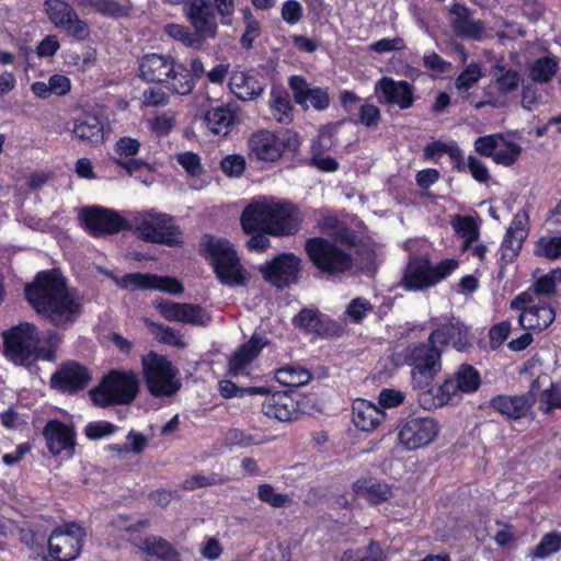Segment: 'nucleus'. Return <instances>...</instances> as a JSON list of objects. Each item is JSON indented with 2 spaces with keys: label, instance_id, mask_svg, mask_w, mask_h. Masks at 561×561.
<instances>
[{
  "label": "nucleus",
  "instance_id": "nucleus-45",
  "mask_svg": "<svg viewBox=\"0 0 561 561\" xmlns=\"http://www.w3.org/2000/svg\"><path fill=\"white\" fill-rule=\"evenodd\" d=\"M218 391L225 399L243 398L245 396H267L271 388L267 386L240 387L230 379L218 382Z\"/></svg>",
  "mask_w": 561,
  "mask_h": 561
},
{
  "label": "nucleus",
  "instance_id": "nucleus-10",
  "mask_svg": "<svg viewBox=\"0 0 561 561\" xmlns=\"http://www.w3.org/2000/svg\"><path fill=\"white\" fill-rule=\"evenodd\" d=\"M141 366L147 390L154 398L169 397L180 390L179 370L165 356L150 351L141 357Z\"/></svg>",
  "mask_w": 561,
  "mask_h": 561
},
{
  "label": "nucleus",
  "instance_id": "nucleus-35",
  "mask_svg": "<svg viewBox=\"0 0 561 561\" xmlns=\"http://www.w3.org/2000/svg\"><path fill=\"white\" fill-rule=\"evenodd\" d=\"M356 496L365 499L370 505L377 506L392 497L391 486L375 478H359L352 485Z\"/></svg>",
  "mask_w": 561,
  "mask_h": 561
},
{
  "label": "nucleus",
  "instance_id": "nucleus-26",
  "mask_svg": "<svg viewBox=\"0 0 561 561\" xmlns=\"http://www.w3.org/2000/svg\"><path fill=\"white\" fill-rule=\"evenodd\" d=\"M489 407L508 421H519L530 416L534 419L531 401L523 394H496L489 401Z\"/></svg>",
  "mask_w": 561,
  "mask_h": 561
},
{
  "label": "nucleus",
  "instance_id": "nucleus-60",
  "mask_svg": "<svg viewBox=\"0 0 561 561\" xmlns=\"http://www.w3.org/2000/svg\"><path fill=\"white\" fill-rule=\"evenodd\" d=\"M348 119L355 124H362L367 128H374L381 121V113L378 106L365 103L359 106L357 118L350 116Z\"/></svg>",
  "mask_w": 561,
  "mask_h": 561
},
{
  "label": "nucleus",
  "instance_id": "nucleus-18",
  "mask_svg": "<svg viewBox=\"0 0 561 561\" xmlns=\"http://www.w3.org/2000/svg\"><path fill=\"white\" fill-rule=\"evenodd\" d=\"M270 215L266 233L272 237L295 236L301 228V213L298 206L288 199L273 197Z\"/></svg>",
  "mask_w": 561,
  "mask_h": 561
},
{
  "label": "nucleus",
  "instance_id": "nucleus-24",
  "mask_svg": "<svg viewBox=\"0 0 561 561\" xmlns=\"http://www.w3.org/2000/svg\"><path fill=\"white\" fill-rule=\"evenodd\" d=\"M122 280L124 286L131 290H160L172 295L181 294L184 290V287L179 279L152 273H128L123 276Z\"/></svg>",
  "mask_w": 561,
  "mask_h": 561
},
{
  "label": "nucleus",
  "instance_id": "nucleus-54",
  "mask_svg": "<svg viewBox=\"0 0 561 561\" xmlns=\"http://www.w3.org/2000/svg\"><path fill=\"white\" fill-rule=\"evenodd\" d=\"M141 149V144L138 139L124 136L116 140L114 145L115 157L112 159L113 163L118 167V162H126L129 158H135Z\"/></svg>",
  "mask_w": 561,
  "mask_h": 561
},
{
  "label": "nucleus",
  "instance_id": "nucleus-27",
  "mask_svg": "<svg viewBox=\"0 0 561 561\" xmlns=\"http://www.w3.org/2000/svg\"><path fill=\"white\" fill-rule=\"evenodd\" d=\"M428 339L443 351L449 344L457 351H465L470 345L468 328L455 319L438 325L430 333Z\"/></svg>",
  "mask_w": 561,
  "mask_h": 561
},
{
  "label": "nucleus",
  "instance_id": "nucleus-22",
  "mask_svg": "<svg viewBox=\"0 0 561 561\" xmlns=\"http://www.w3.org/2000/svg\"><path fill=\"white\" fill-rule=\"evenodd\" d=\"M184 13L193 30L205 43L217 37L218 21L211 0H186Z\"/></svg>",
  "mask_w": 561,
  "mask_h": 561
},
{
  "label": "nucleus",
  "instance_id": "nucleus-40",
  "mask_svg": "<svg viewBox=\"0 0 561 561\" xmlns=\"http://www.w3.org/2000/svg\"><path fill=\"white\" fill-rule=\"evenodd\" d=\"M559 61L554 56L537 58L529 67L528 77L536 83H549L557 75Z\"/></svg>",
  "mask_w": 561,
  "mask_h": 561
},
{
  "label": "nucleus",
  "instance_id": "nucleus-11",
  "mask_svg": "<svg viewBox=\"0 0 561 561\" xmlns=\"http://www.w3.org/2000/svg\"><path fill=\"white\" fill-rule=\"evenodd\" d=\"M135 232L145 242L176 247L183 243L182 230L173 216L154 209L145 211L135 219Z\"/></svg>",
  "mask_w": 561,
  "mask_h": 561
},
{
  "label": "nucleus",
  "instance_id": "nucleus-20",
  "mask_svg": "<svg viewBox=\"0 0 561 561\" xmlns=\"http://www.w3.org/2000/svg\"><path fill=\"white\" fill-rule=\"evenodd\" d=\"M42 434L51 456H62L66 459L73 457L77 446V432L73 424L53 419L46 422Z\"/></svg>",
  "mask_w": 561,
  "mask_h": 561
},
{
  "label": "nucleus",
  "instance_id": "nucleus-28",
  "mask_svg": "<svg viewBox=\"0 0 561 561\" xmlns=\"http://www.w3.org/2000/svg\"><path fill=\"white\" fill-rule=\"evenodd\" d=\"M460 390L456 388V382L448 376L437 388L432 387L420 389L417 402L420 407L426 411H432L451 404L455 400L460 399Z\"/></svg>",
  "mask_w": 561,
  "mask_h": 561
},
{
  "label": "nucleus",
  "instance_id": "nucleus-33",
  "mask_svg": "<svg viewBox=\"0 0 561 561\" xmlns=\"http://www.w3.org/2000/svg\"><path fill=\"white\" fill-rule=\"evenodd\" d=\"M72 133L81 141L95 146L103 142L104 125L96 113L82 112L73 119Z\"/></svg>",
  "mask_w": 561,
  "mask_h": 561
},
{
  "label": "nucleus",
  "instance_id": "nucleus-48",
  "mask_svg": "<svg viewBox=\"0 0 561 561\" xmlns=\"http://www.w3.org/2000/svg\"><path fill=\"white\" fill-rule=\"evenodd\" d=\"M524 240L525 238L512 233V231H506L500 248L499 264L501 270H503L506 265L513 263L517 259L522 250Z\"/></svg>",
  "mask_w": 561,
  "mask_h": 561
},
{
  "label": "nucleus",
  "instance_id": "nucleus-1",
  "mask_svg": "<svg viewBox=\"0 0 561 561\" xmlns=\"http://www.w3.org/2000/svg\"><path fill=\"white\" fill-rule=\"evenodd\" d=\"M24 297L41 319L58 330H69L83 313L82 297L58 267L37 272L25 285Z\"/></svg>",
  "mask_w": 561,
  "mask_h": 561
},
{
  "label": "nucleus",
  "instance_id": "nucleus-38",
  "mask_svg": "<svg viewBox=\"0 0 561 561\" xmlns=\"http://www.w3.org/2000/svg\"><path fill=\"white\" fill-rule=\"evenodd\" d=\"M81 9H91L93 12L112 19L129 16L130 9L117 0H71Z\"/></svg>",
  "mask_w": 561,
  "mask_h": 561
},
{
  "label": "nucleus",
  "instance_id": "nucleus-23",
  "mask_svg": "<svg viewBox=\"0 0 561 561\" xmlns=\"http://www.w3.org/2000/svg\"><path fill=\"white\" fill-rule=\"evenodd\" d=\"M293 325L305 334H316L320 337L337 335L340 325L318 309L302 308L294 318Z\"/></svg>",
  "mask_w": 561,
  "mask_h": 561
},
{
  "label": "nucleus",
  "instance_id": "nucleus-57",
  "mask_svg": "<svg viewBox=\"0 0 561 561\" xmlns=\"http://www.w3.org/2000/svg\"><path fill=\"white\" fill-rule=\"evenodd\" d=\"M483 77L481 65L469 64L456 78L455 85L458 91H468Z\"/></svg>",
  "mask_w": 561,
  "mask_h": 561
},
{
  "label": "nucleus",
  "instance_id": "nucleus-4",
  "mask_svg": "<svg viewBox=\"0 0 561 561\" xmlns=\"http://www.w3.org/2000/svg\"><path fill=\"white\" fill-rule=\"evenodd\" d=\"M139 392V380L133 370L112 369L89 390L93 405L108 408L130 404Z\"/></svg>",
  "mask_w": 561,
  "mask_h": 561
},
{
  "label": "nucleus",
  "instance_id": "nucleus-16",
  "mask_svg": "<svg viewBox=\"0 0 561 561\" xmlns=\"http://www.w3.org/2000/svg\"><path fill=\"white\" fill-rule=\"evenodd\" d=\"M45 9L50 22L77 42L89 38L91 30L87 21L79 18L76 10L65 1L46 0Z\"/></svg>",
  "mask_w": 561,
  "mask_h": 561
},
{
  "label": "nucleus",
  "instance_id": "nucleus-32",
  "mask_svg": "<svg viewBox=\"0 0 561 561\" xmlns=\"http://www.w3.org/2000/svg\"><path fill=\"white\" fill-rule=\"evenodd\" d=\"M450 13L455 15L451 28L458 37L473 41L483 38L484 23L481 20L470 19V10L466 5L455 4Z\"/></svg>",
  "mask_w": 561,
  "mask_h": 561
},
{
  "label": "nucleus",
  "instance_id": "nucleus-50",
  "mask_svg": "<svg viewBox=\"0 0 561 561\" xmlns=\"http://www.w3.org/2000/svg\"><path fill=\"white\" fill-rule=\"evenodd\" d=\"M241 14L244 24V32L241 35L240 45L244 49H251L254 41L261 35L262 26L249 7L241 9Z\"/></svg>",
  "mask_w": 561,
  "mask_h": 561
},
{
  "label": "nucleus",
  "instance_id": "nucleus-34",
  "mask_svg": "<svg viewBox=\"0 0 561 561\" xmlns=\"http://www.w3.org/2000/svg\"><path fill=\"white\" fill-rule=\"evenodd\" d=\"M237 122V110L230 105L210 106L204 114V123L214 135L227 136Z\"/></svg>",
  "mask_w": 561,
  "mask_h": 561
},
{
  "label": "nucleus",
  "instance_id": "nucleus-59",
  "mask_svg": "<svg viewBox=\"0 0 561 561\" xmlns=\"http://www.w3.org/2000/svg\"><path fill=\"white\" fill-rule=\"evenodd\" d=\"M539 402V409L545 414L561 409V388L559 385L551 381L550 386L541 392Z\"/></svg>",
  "mask_w": 561,
  "mask_h": 561
},
{
  "label": "nucleus",
  "instance_id": "nucleus-2",
  "mask_svg": "<svg viewBox=\"0 0 561 561\" xmlns=\"http://www.w3.org/2000/svg\"><path fill=\"white\" fill-rule=\"evenodd\" d=\"M136 75L142 82L163 85L173 94L187 95L192 92L186 66L170 54H142L137 58Z\"/></svg>",
  "mask_w": 561,
  "mask_h": 561
},
{
  "label": "nucleus",
  "instance_id": "nucleus-30",
  "mask_svg": "<svg viewBox=\"0 0 561 561\" xmlns=\"http://www.w3.org/2000/svg\"><path fill=\"white\" fill-rule=\"evenodd\" d=\"M130 542L146 556L159 561H182L180 551L164 537L158 535H149L145 538L131 537Z\"/></svg>",
  "mask_w": 561,
  "mask_h": 561
},
{
  "label": "nucleus",
  "instance_id": "nucleus-19",
  "mask_svg": "<svg viewBox=\"0 0 561 561\" xmlns=\"http://www.w3.org/2000/svg\"><path fill=\"white\" fill-rule=\"evenodd\" d=\"M80 219L93 237L113 234L129 228L128 221L117 211L101 206L83 208Z\"/></svg>",
  "mask_w": 561,
  "mask_h": 561
},
{
  "label": "nucleus",
  "instance_id": "nucleus-44",
  "mask_svg": "<svg viewBox=\"0 0 561 561\" xmlns=\"http://www.w3.org/2000/svg\"><path fill=\"white\" fill-rule=\"evenodd\" d=\"M456 233L462 238L461 251H468L472 243L478 241L480 229L472 216H457L453 221Z\"/></svg>",
  "mask_w": 561,
  "mask_h": 561
},
{
  "label": "nucleus",
  "instance_id": "nucleus-13",
  "mask_svg": "<svg viewBox=\"0 0 561 561\" xmlns=\"http://www.w3.org/2000/svg\"><path fill=\"white\" fill-rule=\"evenodd\" d=\"M85 531L77 522L56 527L48 536V556L51 561H73L82 550Z\"/></svg>",
  "mask_w": 561,
  "mask_h": 561
},
{
  "label": "nucleus",
  "instance_id": "nucleus-49",
  "mask_svg": "<svg viewBox=\"0 0 561 561\" xmlns=\"http://www.w3.org/2000/svg\"><path fill=\"white\" fill-rule=\"evenodd\" d=\"M561 550V533L557 530L545 534L540 541L529 550L534 559H546Z\"/></svg>",
  "mask_w": 561,
  "mask_h": 561
},
{
  "label": "nucleus",
  "instance_id": "nucleus-41",
  "mask_svg": "<svg viewBox=\"0 0 561 561\" xmlns=\"http://www.w3.org/2000/svg\"><path fill=\"white\" fill-rule=\"evenodd\" d=\"M386 558L381 543L378 540L370 539L368 545L363 548H350L343 551L341 561H385Z\"/></svg>",
  "mask_w": 561,
  "mask_h": 561
},
{
  "label": "nucleus",
  "instance_id": "nucleus-8",
  "mask_svg": "<svg viewBox=\"0 0 561 561\" xmlns=\"http://www.w3.org/2000/svg\"><path fill=\"white\" fill-rule=\"evenodd\" d=\"M300 146L298 134L290 130L259 129L248 139V156L251 160L276 162L286 151L296 153Z\"/></svg>",
  "mask_w": 561,
  "mask_h": 561
},
{
  "label": "nucleus",
  "instance_id": "nucleus-37",
  "mask_svg": "<svg viewBox=\"0 0 561 561\" xmlns=\"http://www.w3.org/2000/svg\"><path fill=\"white\" fill-rule=\"evenodd\" d=\"M229 89L239 100L251 101L264 92L265 85L250 72L234 70L229 79Z\"/></svg>",
  "mask_w": 561,
  "mask_h": 561
},
{
  "label": "nucleus",
  "instance_id": "nucleus-21",
  "mask_svg": "<svg viewBox=\"0 0 561 561\" xmlns=\"http://www.w3.org/2000/svg\"><path fill=\"white\" fill-rule=\"evenodd\" d=\"M375 95L381 105L398 106L408 110L415 102V88L405 80L381 77L375 84Z\"/></svg>",
  "mask_w": 561,
  "mask_h": 561
},
{
  "label": "nucleus",
  "instance_id": "nucleus-53",
  "mask_svg": "<svg viewBox=\"0 0 561 561\" xmlns=\"http://www.w3.org/2000/svg\"><path fill=\"white\" fill-rule=\"evenodd\" d=\"M522 151L523 149L519 144L504 138V141H501L492 160L499 165L512 167L519 159Z\"/></svg>",
  "mask_w": 561,
  "mask_h": 561
},
{
  "label": "nucleus",
  "instance_id": "nucleus-14",
  "mask_svg": "<svg viewBox=\"0 0 561 561\" xmlns=\"http://www.w3.org/2000/svg\"><path fill=\"white\" fill-rule=\"evenodd\" d=\"M439 424L432 416L410 415L398 426V442L405 450L428 446L439 433Z\"/></svg>",
  "mask_w": 561,
  "mask_h": 561
},
{
  "label": "nucleus",
  "instance_id": "nucleus-62",
  "mask_svg": "<svg viewBox=\"0 0 561 561\" xmlns=\"http://www.w3.org/2000/svg\"><path fill=\"white\" fill-rule=\"evenodd\" d=\"M373 311V305L363 297H357L351 300L346 307L345 313L353 323H360L368 312Z\"/></svg>",
  "mask_w": 561,
  "mask_h": 561
},
{
  "label": "nucleus",
  "instance_id": "nucleus-29",
  "mask_svg": "<svg viewBox=\"0 0 561 561\" xmlns=\"http://www.w3.org/2000/svg\"><path fill=\"white\" fill-rule=\"evenodd\" d=\"M273 197H263L251 202L244 207L240 217V225L245 234L254 231L266 233V226L270 225V213Z\"/></svg>",
  "mask_w": 561,
  "mask_h": 561
},
{
  "label": "nucleus",
  "instance_id": "nucleus-9",
  "mask_svg": "<svg viewBox=\"0 0 561 561\" xmlns=\"http://www.w3.org/2000/svg\"><path fill=\"white\" fill-rule=\"evenodd\" d=\"M305 252L311 264L321 273L336 276L352 270L353 256L335 240L311 237L305 241Z\"/></svg>",
  "mask_w": 561,
  "mask_h": 561
},
{
  "label": "nucleus",
  "instance_id": "nucleus-63",
  "mask_svg": "<svg viewBox=\"0 0 561 561\" xmlns=\"http://www.w3.org/2000/svg\"><path fill=\"white\" fill-rule=\"evenodd\" d=\"M500 70L503 72L495 79L496 89L503 94L515 91L520 81L519 73L511 68L505 69L504 67H500Z\"/></svg>",
  "mask_w": 561,
  "mask_h": 561
},
{
  "label": "nucleus",
  "instance_id": "nucleus-55",
  "mask_svg": "<svg viewBox=\"0 0 561 561\" xmlns=\"http://www.w3.org/2000/svg\"><path fill=\"white\" fill-rule=\"evenodd\" d=\"M535 254L548 260L561 257V236H542L535 244Z\"/></svg>",
  "mask_w": 561,
  "mask_h": 561
},
{
  "label": "nucleus",
  "instance_id": "nucleus-7",
  "mask_svg": "<svg viewBox=\"0 0 561 561\" xmlns=\"http://www.w3.org/2000/svg\"><path fill=\"white\" fill-rule=\"evenodd\" d=\"M4 354L13 363L25 365L32 358L51 359L54 351L39 346L38 328L31 322L20 323L2 333Z\"/></svg>",
  "mask_w": 561,
  "mask_h": 561
},
{
  "label": "nucleus",
  "instance_id": "nucleus-58",
  "mask_svg": "<svg viewBox=\"0 0 561 561\" xmlns=\"http://www.w3.org/2000/svg\"><path fill=\"white\" fill-rule=\"evenodd\" d=\"M501 141H504V136L501 133L480 136L474 140L473 148L478 154L492 159Z\"/></svg>",
  "mask_w": 561,
  "mask_h": 561
},
{
  "label": "nucleus",
  "instance_id": "nucleus-31",
  "mask_svg": "<svg viewBox=\"0 0 561 561\" xmlns=\"http://www.w3.org/2000/svg\"><path fill=\"white\" fill-rule=\"evenodd\" d=\"M263 413L279 422H291L299 417L298 402L287 392H277L265 399L262 404Z\"/></svg>",
  "mask_w": 561,
  "mask_h": 561
},
{
  "label": "nucleus",
  "instance_id": "nucleus-5",
  "mask_svg": "<svg viewBox=\"0 0 561 561\" xmlns=\"http://www.w3.org/2000/svg\"><path fill=\"white\" fill-rule=\"evenodd\" d=\"M458 266L455 259H444L433 265L427 255H411L399 285L407 291H422L446 279Z\"/></svg>",
  "mask_w": 561,
  "mask_h": 561
},
{
  "label": "nucleus",
  "instance_id": "nucleus-51",
  "mask_svg": "<svg viewBox=\"0 0 561 561\" xmlns=\"http://www.w3.org/2000/svg\"><path fill=\"white\" fill-rule=\"evenodd\" d=\"M118 167L125 170L129 176L145 184H150L153 181V168L144 159L129 158L126 162H118Z\"/></svg>",
  "mask_w": 561,
  "mask_h": 561
},
{
  "label": "nucleus",
  "instance_id": "nucleus-64",
  "mask_svg": "<svg viewBox=\"0 0 561 561\" xmlns=\"http://www.w3.org/2000/svg\"><path fill=\"white\" fill-rule=\"evenodd\" d=\"M176 161L191 176H199L204 171L199 156L193 151L179 153Z\"/></svg>",
  "mask_w": 561,
  "mask_h": 561
},
{
  "label": "nucleus",
  "instance_id": "nucleus-52",
  "mask_svg": "<svg viewBox=\"0 0 561 561\" xmlns=\"http://www.w3.org/2000/svg\"><path fill=\"white\" fill-rule=\"evenodd\" d=\"M560 274L559 277L561 278V271L559 270H552L549 273L538 277L535 279V282L525 290L529 291L530 295L535 298V296L538 297H551L557 294V274Z\"/></svg>",
  "mask_w": 561,
  "mask_h": 561
},
{
  "label": "nucleus",
  "instance_id": "nucleus-56",
  "mask_svg": "<svg viewBox=\"0 0 561 561\" xmlns=\"http://www.w3.org/2000/svg\"><path fill=\"white\" fill-rule=\"evenodd\" d=\"M257 497L261 502L267 503L274 508H282L291 504V499L287 494L276 493L274 486L268 483L259 485Z\"/></svg>",
  "mask_w": 561,
  "mask_h": 561
},
{
  "label": "nucleus",
  "instance_id": "nucleus-43",
  "mask_svg": "<svg viewBox=\"0 0 561 561\" xmlns=\"http://www.w3.org/2000/svg\"><path fill=\"white\" fill-rule=\"evenodd\" d=\"M275 379L285 387L298 388L310 381L311 374L301 366L286 365L275 371Z\"/></svg>",
  "mask_w": 561,
  "mask_h": 561
},
{
  "label": "nucleus",
  "instance_id": "nucleus-42",
  "mask_svg": "<svg viewBox=\"0 0 561 561\" xmlns=\"http://www.w3.org/2000/svg\"><path fill=\"white\" fill-rule=\"evenodd\" d=\"M450 376L456 382V388L461 393H473L480 388L481 376L470 364H461Z\"/></svg>",
  "mask_w": 561,
  "mask_h": 561
},
{
  "label": "nucleus",
  "instance_id": "nucleus-17",
  "mask_svg": "<svg viewBox=\"0 0 561 561\" xmlns=\"http://www.w3.org/2000/svg\"><path fill=\"white\" fill-rule=\"evenodd\" d=\"M91 380L92 374L85 365L66 360L51 375L50 386L62 394L75 396L83 391Z\"/></svg>",
  "mask_w": 561,
  "mask_h": 561
},
{
  "label": "nucleus",
  "instance_id": "nucleus-61",
  "mask_svg": "<svg viewBox=\"0 0 561 561\" xmlns=\"http://www.w3.org/2000/svg\"><path fill=\"white\" fill-rule=\"evenodd\" d=\"M247 167V162L241 154H228L220 161V169L229 178H240Z\"/></svg>",
  "mask_w": 561,
  "mask_h": 561
},
{
  "label": "nucleus",
  "instance_id": "nucleus-3",
  "mask_svg": "<svg viewBox=\"0 0 561 561\" xmlns=\"http://www.w3.org/2000/svg\"><path fill=\"white\" fill-rule=\"evenodd\" d=\"M198 253L213 267L218 282L225 286H244L248 272L242 265L234 245L224 237L204 233L199 241Z\"/></svg>",
  "mask_w": 561,
  "mask_h": 561
},
{
  "label": "nucleus",
  "instance_id": "nucleus-25",
  "mask_svg": "<svg viewBox=\"0 0 561 561\" xmlns=\"http://www.w3.org/2000/svg\"><path fill=\"white\" fill-rule=\"evenodd\" d=\"M270 341L259 334H253L248 342L241 344L228 358V368L226 376L238 378L244 375L247 367L260 356Z\"/></svg>",
  "mask_w": 561,
  "mask_h": 561
},
{
  "label": "nucleus",
  "instance_id": "nucleus-36",
  "mask_svg": "<svg viewBox=\"0 0 561 561\" xmlns=\"http://www.w3.org/2000/svg\"><path fill=\"white\" fill-rule=\"evenodd\" d=\"M352 414L354 425L363 432L375 430L386 417L380 408L360 398L353 402Z\"/></svg>",
  "mask_w": 561,
  "mask_h": 561
},
{
  "label": "nucleus",
  "instance_id": "nucleus-39",
  "mask_svg": "<svg viewBox=\"0 0 561 561\" xmlns=\"http://www.w3.org/2000/svg\"><path fill=\"white\" fill-rule=\"evenodd\" d=\"M271 112L278 123L288 124L293 121V105L285 89L273 87L270 99Z\"/></svg>",
  "mask_w": 561,
  "mask_h": 561
},
{
  "label": "nucleus",
  "instance_id": "nucleus-46",
  "mask_svg": "<svg viewBox=\"0 0 561 561\" xmlns=\"http://www.w3.org/2000/svg\"><path fill=\"white\" fill-rule=\"evenodd\" d=\"M20 542L26 546L37 557L45 558V547L48 537L39 527H22L19 529Z\"/></svg>",
  "mask_w": 561,
  "mask_h": 561
},
{
  "label": "nucleus",
  "instance_id": "nucleus-6",
  "mask_svg": "<svg viewBox=\"0 0 561 561\" xmlns=\"http://www.w3.org/2000/svg\"><path fill=\"white\" fill-rule=\"evenodd\" d=\"M443 350L426 341L413 342L403 352L404 364L411 368V386L414 390L428 388L440 373Z\"/></svg>",
  "mask_w": 561,
  "mask_h": 561
},
{
  "label": "nucleus",
  "instance_id": "nucleus-15",
  "mask_svg": "<svg viewBox=\"0 0 561 561\" xmlns=\"http://www.w3.org/2000/svg\"><path fill=\"white\" fill-rule=\"evenodd\" d=\"M265 282L284 289L299 280L301 260L293 252H284L266 261L259 267Z\"/></svg>",
  "mask_w": 561,
  "mask_h": 561
},
{
  "label": "nucleus",
  "instance_id": "nucleus-12",
  "mask_svg": "<svg viewBox=\"0 0 561 561\" xmlns=\"http://www.w3.org/2000/svg\"><path fill=\"white\" fill-rule=\"evenodd\" d=\"M510 309L519 311L518 323L527 331L542 332L556 319V309L540 298L536 302L529 291L516 295L510 302Z\"/></svg>",
  "mask_w": 561,
  "mask_h": 561
},
{
  "label": "nucleus",
  "instance_id": "nucleus-47",
  "mask_svg": "<svg viewBox=\"0 0 561 561\" xmlns=\"http://www.w3.org/2000/svg\"><path fill=\"white\" fill-rule=\"evenodd\" d=\"M165 34L181 42L188 48L201 49L205 45V42L201 38L195 30L191 31L187 26L176 23L167 24L164 27Z\"/></svg>",
  "mask_w": 561,
  "mask_h": 561
}]
</instances>
